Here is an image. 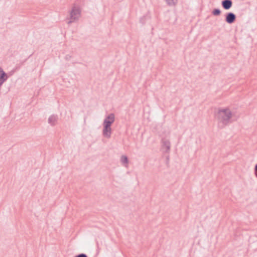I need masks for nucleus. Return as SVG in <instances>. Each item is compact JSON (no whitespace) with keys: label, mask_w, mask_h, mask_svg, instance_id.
<instances>
[{"label":"nucleus","mask_w":257,"mask_h":257,"mask_svg":"<svg viewBox=\"0 0 257 257\" xmlns=\"http://www.w3.org/2000/svg\"><path fill=\"white\" fill-rule=\"evenodd\" d=\"M167 6L170 7H175L177 5L178 0H165Z\"/></svg>","instance_id":"nucleus-10"},{"label":"nucleus","mask_w":257,"mask_h":257,"mask_svg":"<svg viewBox=\"0 0 257 257\" xmlns=\"http://www.w3.org/2000/svg\"><path fill=\"white\" fill-rule=\"evenodd\" d=\"M162 149H166L165 152L169 153L170 151L171 143L169 140L166 138H162L161 140Z\"/></svg>","instance_id":"nucleus-5"},{"label":"nucleus","mask_w":257,"mask_h":257,"mask_svg":"<svg viewBox=\"0 0 257 257\" xmlns=\"http://www.w3.org/2000/svg\"><path fill=\"white\" fill-rule=\"evenodd\" d=\"M236 18V15L234 13L229 12L225 15V21L227 23L231 24L235 22Z\"/></svg>","instance_id":"nucleus-4"},{"label":"nucleus","mask_w":257,"mask_h":257,"mask_svg":"<svg viewBox=\"0 0 257 257\" xmlns=\"http://www.w3.org/2000/svg\"><path fill=\"white\" fill-rule=\"evenodd\" d=\"M254 173L256 177L257 178V164L255 165L254 167Z\"/></svg>","instance_id":"nucleus-14"},{"label":"nucleus","mask_w":257,"mask_h":257,"mask_svg":"<svg viewBox=\"0 0 257 257\" xmlns=\"http://www.w3.org/2000/svg\"><path fill=\"white\" fill-rule=\"evenodd\" d=\"M221 5L224 10H228L231 8L232 2L231 0H223L221 2Z\"/></svg>","instance_id":"nucleus-9"},{"label":"nucleus","mask_w":257,"mask_h":257,"mask_svg":"<svg viewBox=\"0 0 257 257\" xmlns=\"http://www.w3.org/2000/svg\"><path fill=\"white\" fill-rule=\"evenodd\" d=\"M103 130H102V135L103 136L109 139L111 137V135L112 133V130L111 127H106V126H103Z\"/></svg>","instance_id":"nucleus-7"},{"label":"nucleus","mask_w":257,"mask_h":257,"mask_svg":"<svg viewBox=\"0 0 257 257\" xmlns=\"http://www.w3.org/2000/svg\"><path fill=\"white\" fill-rule=\"evenodd\" d=\"M81 11L79 9L74 7L70 14V20L68 21L67 24L70 25V24L78 21L79 17H80Z\"/></svg>","instance_id":"nucleus-2"},{"label":"nucleus","mask_w":257,"mask_h":257,"mask_svg":"<svg viewBox=\"0 0 257 257\" xmlns=\"http://www.w3.org/2000/svg\"><path fill=\"white\" fill-rule=\"evenodd\" d=\"M212 14L214 16H219L221 14V11L219 9H215L212 11Z\"/></svg>","instance_id":"nucleus-12"},{"label":"nucleus","mask_w":257,"mask_h":257,"mask_svg":"<svg viewBox=\"0 0 257 257\" xmlns=\"http://www.w3.org/2000/svg\"><path fill=\"white\" fill-rule=\"evenodd\" d=\"M7 74L5 72L3 69L0 67V87L8 79Z\"/></svg>","instance_id":"nucleus-6"},{"label":"nucleus","mask_w":257,"mask_h":257,"mask_svg":"<svg viewBox=\"0 0 257 257\" xmlns=\"http://www.w3.org/2000/svg\"><path fill=\"white\" fill-rule=\"evenodd\" d=\"M232 116V113L229 108L219 109L215 114V118L218 121V125L220 128H223L225 126L231 123L230 119Z\"/></svg>","instance_id":"nucleus-1"},{"label":"nucleus","mask_w":257,"mask_h":257,"mask_svg":"<svg viewBox=\"0 0 257 257\" xmlns=\"http://www.w3.org/2000/svg\"><path fill=\"white\" fill-rule=\"evenodd\" d=\"M115 120L114 114L112 113L109 114L104 119L102 125L103 126L111 127V124Z\"/></svg>","instance_id":"nucleus-3"},{"label":"nucleus","mask_w":257,"mask_h":257,"mask_svg":"<svg viewBox=\"0 0 257 257\" xmlns=\"http://www.w3.org/2000/svg\"><path fill=\"white\" fill-rule=\"evenodd\" d=\"M71 57V56H70L69 55H67L65 56V59L67 60H69L70 59Z\"/></svg>","instance_id":"nucleus-15"},{"label":"nucleus","mask_w":257,"mask_h":257,"mask_svg":"<svg viewBox=\"0 0 257 257\" xmlns=\"http://www.w3.org/2000/svg\"><path fill=\"white\" fill-rule=\"evenodd\" d=\"M58 119V116L56 114H52L48 118V123L52 126H54L56 124Z\"/></svg>","instance_id":"nucleus-8"},{"label":"nucleus","mask_w":257,"mask_h":257,"mask_svg":"<svg viewBox=\"0 0 257 257\" xmlns=\"http://www.w3.org/2000/svg\"><path fill=\"white\" fill-rule=\"evenodd\" d=\"M75 257H88L87 255L85 253H80L77 255H76Z\"/></svg>","instance_id":"nucleus-13"},{"label":"nucleus","mask_w":257,"mask_h":257,"mask_svg":"<svg viewBox=\"0 0 257 257\" xmlns=\"http://www.w3.org/2000/svg\"><path fill=\"white\" fill-rule=\"evenodd\" d=\"M120 162L121 164L125 167H127L128 163V160L126 156H122L120 158Z\"/></svg>","instance_id":"nucleus-11"}]
</instances>
